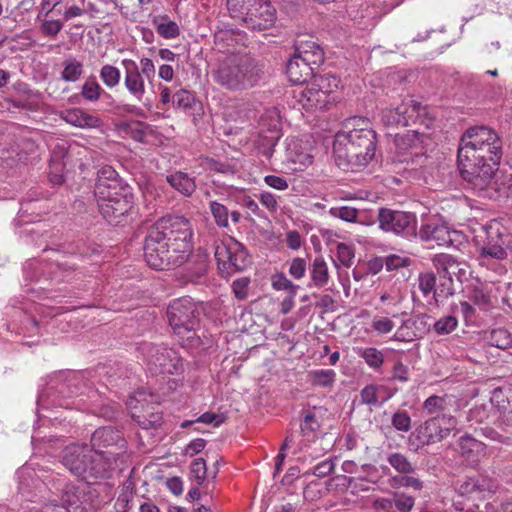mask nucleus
Here are the masks:
<instances>
[{
    "label": "nucleus",
    "instance_id": "45",
    "mask_svg": "<svg viewBox=\"0 0 512 512\" xmlns=\"http://www.w3.org/2000/svg\"><path fill=\"white\" fill-rule=\"evenodd\" d=\"M382 391H386L384 386L374 384L365 386L360 392L361 403L369 406H381L379 395Z\"/></svg>",
    "mask_w": 512,
    "mask_h": 512
},
{
    "label": "nucleus",
    "instance_id": "56",
    "mask_svg": "<svg viewBox=\"0 0 512 512\" xmlns=\"http://www.w3.org/2000/svg\"><path fill=\"white\" fill-rule=\"evenodd\" d=\"M445 398L437 395H432L428 397L423 404V409L428 414H437L439 415L445 408Z\"/></svg>",
    "mask_w": 512,
    "mask_h": 512
},
{
    "label": "nucleus",
    "instance_id": "11",
    "mask_svg": "<svg viewBox=\"0 0 512 512\" xmlns=\"http://www.w3.org/2000/svg\"><path fill=\"white\" fill-rule=\"evenodd\" d=\"M485 237L479 247L482 260H506L512 253V236L497 220H491L482 227Z\"/></svg>",
    "mask_w": 512,
    "mask_h": 512
},
{
    "label": "nucleus",
    "instance_id": "21",
    "mask_svg": "<svg viewBox=\"0 0 512 512\" xmlns=\"http://www.w3.org/2000/svg\"><path fill=\"white\" fill-rule=\"evenodd\" d=\"M125 70L124 85L130 95L141 102L145 95V82L140 73L137 63L132 59H123L121 61Z\"/></svg>",
    "mask_w": 512,
    "mask_h": 512
},
{
    "label": "nucleus",
    "instance_id": "57",
    "mask_svg": "<svg viewBox=\"0 0 512 512\" xmlns=\"http://www.w3.org/2000/svg\"><path fill=\"white\" fill-rule=\"evenodd\" d=\"M355 254L352 246L347 245L345 243H338L337 244V258L339 262L349 268L353 264Z\"/></svg>",
    "mask_w": 512,
    "mask_h": 512
},
{
    "label": "nucleus",
    "instance_id": "7",
    "mask_svg": "<svg viewBox=\"0 0 512 512\" xmlns=\"http://www.w3.org/2000/svg\"><path fill=\"white\" fill-rule=\"evenodd\" d=\"M340 83V79L330 72H315L312 82L299 92L297 100L306 110L325 109L334 102L333 93L339 88Z\"/></svg>",
    "mask_w": 512,
    "mask_h": 512
},
{
    "label": "nucleus",
    "instance_id": "49",
    "mask_svg": "<svg viewBox=\"0 0 512 512\" xmlns=\"http://www.w3.org/2000/svg\"><path fill=\"white\" fill-rule=\"evenodd\" d=\"M190 476L197 485H202L207 478V466L203 458L194 459L190 465Z\"/></svg>",
    "mask_w": 512,
    "mask_h": 512
},
{
    "label": "nucleus",
    "instance_id": "47",
    "mask_svg": "<svg viewBox=\"0 0 512 512\" xmlns=\"http://www.w3.org/2000/svg\"><path fill=\"white\" fill-rule=\"evenodd\" d=\"M419 135L420 133L417 130L408 131L403 135L396 134L394 139L395 145L401 151L408 150L421 142Z\"/></svg>",
    "mask_w": 512,
    "mask_h": 512
},
{
    "label": "nucleus",
    "instance_id": "48",
    "mask_svg": "<svg viewBox=\"0 0 512 512\" xmlns=\"http://www.w3.org/2000/svg\"><path fill=\"white\" fill-rule=\"evenodd\" d=\"M391 424L398 432L407 433L411 430L412 420L406 410H397L391 417Z\"/></svg>",
    "mask_w": 512,
    "mask_h": 512
},
{
    "label": "nucleus",
    "instance_id": "14",
    "mask_svg": "<svg viewBox=\"0 0 512 512\" xmlns=\"http://www.w3.org/2000/svg\"><path fill=\"white\" fill-rule=\"evenodd\" d=\"M259 153L270 159L281 138V117L276 108L267 109L260 118Z\"/></svg>",
    "mask_w": 512,
    "mask_h": 512
},
{
    "label": "nucleus",
    "instance_id": "15",
    "mask_svg": "<svg viewBox=\"0 0 512 512\" xmlns=\"http://www.w3.org/2000/svg\"><path fill=\"white\" fill-rule=\"evenodd\" d=\"M215 259L219 270L227 274L244 270L249 264L248 254L244 246L233 241L231 244H220L215 248Z\"/></svg>",
    "mask_w": 512,
    "mask_h": 512
},
{
    "label": "nucleus",
    "instance_id": "17",
    "mask_svg": "<svg viewBox=\"0 0 512 512\" xmlns=\"http://www.w3.org/2000/svg\"><path fill=\"white\" fill-rule=\"evenodd\" d=\"M184 264L186 266L179 276L182 283L200 284L204 281L209 264V257L205 252L192 250Z\"/></svg>",
    "mask_w": 512,
    "mask_h": 512
},
{
    "label": "nucleus",
    "instance_id": "41",
    "mask_svg": "<svg viewBox=\"0 0 512 512\" xmlns=\"http://www.w3.org/2000/svg\"><path fill=\"white\" fill-rule=\"evenodd\" d=\"M357 354L373 369H379L384 363L383 353L374 347L359 348Z\"/></svg>",
    "mask_w": 512,
    "mask_h": 512
},
{
    "label": "nucleus",
    "instance_id": "8",
    "mask_svg": "<svg viewBox=\"0 0 512 512\" xmlns=\"http://www.w3.org/2000/svg\"><path fill=\"white\" fill-rule=\"evenodd\" d=\"M198 315V308L190 297L174 299L167 308L168 322L174 333L183 340L186 336V340L191 345L194 339L199 340L195 333L199 323Z\"/></svg>",
    "mask_w": 512,
    "mask_h": 512
},
{
    "label": "nucleus",
    "instance_id": "2",
    "mask_svg": "<svg viewBox=\"0 0 512 512\" xmlns=\"http://www.w3.org/2000/svg\"><path fill=\"white\" fill-rule=\"evenodd\" d=\"M125 448L122 433L113 427H100L91 436L88 445L71 444L62 452V464L75 476L87 483L109 478L115 468L119 453L102 451V448Z\"/></svg>",
    "mask_w": 512,
    "mask_h": 512
},
{
    "label": "nucleus",
    "instance_id": "25",
    "mask_svg": "<svg viewBox=\"0 0 512 512\" xmlns=\"http://www.w3.org/2000/svg\"><path fill=\"white\" fill-rule=\"evenodd\" d=\"M125 183L117 177V173L111 167H105L100 171L95 185V196L97 199L109 198L112 191L123 189Z\"/></svg>",
    "mask_w": 512,
    "mask_h": 512
},
{
    "label": "nucleus",
    "instance_id": "36",
    "mask_svg": "<svg viewBox=\"0 0 512 512\" xmlns=\"http://www.w3.org/2000/svg\"><path fill=\"white\" fill-rule=\"evenodd\" d=\"M484 339L490 346L502 350L507 349L512 345L511 334L505 328H496L487 331Z\"/></svg>",
    "mask_w": 512,
    "mask_h": 512
},
{
    "label": "nucleus",
    "instance_id": "59",
    "mask_svg": "<svg viewBox=\"0 0 512 512\" xmlns=\"http://www.w3.org/2000/svg\"><path fill=\"white\" fill-rule=\"evenodd\" d=\"M335 464L332 459H325L315 465L311 470L304 473L305 476L314 475L318 478H323L329 475L334 470Z\"/></svg>",
    "mask_w": 512,
    "mask_h": 512
},
{
    "label": "nucleus",
    "instance_id": "61",
    "mask_svg": "<svg viewBox=\"0 0 512 512\" xmlns=\"http://www.w3.org/2000/svg\"><path fill=\"white\" fill-rule=\"evenodd\" d=\"M135 490V483L132 479H126L121 487V492L118 496V502L123 504V508H127L129 503L132 501Z\"/></svg>",
    "mask_w": 512,
    "mask_h": 512
},
{
    "label": "nucleus",
    "instance_id": "37",
    "mask_svg": "<svg viewBox=\"0 0 512 512\" xmlns=\"http://www.w3.org/2000/svg\"><path fill=\"white\" fill-rule=\"evenodd\" d=\"M157 33L165 39H173L179 36L180 29L175 21L169 19L167 15L158 16L153 20Z\"/></svg>",
    "mask_w": 512,
    "mask_h": 512
},
{
    "label": "nucleus",
    "instance_id": "29",
    "mask_svg": "<svg viewBox=\"0 0 512 512\" xmlns=\"http://www.w3.org/2000/svg\"><path fill=\"white\" fill-rule=\"evenodd\" d=\"M170 186L185 197H190L196 190L195 178L186 172L175 171L166 177Z\"/></svg>",
    "mask_w": 512,
    "mask_h": 512
},
{
    "label": "nucleus",
    "instance_id": "10",
    "mask_svg": "<svg viewBox=\"0 0 512 512\" xmlns=\"http://www.w3.org/2000/svg\"><path fill=\"white\" fill-rule=\"evenodd\" d=\"M138 349L154 373L178 376L185 371V360L175 349L148 342L141 343Z\"/></svg>",
    "mask_w": 512,
    "mask_h": 512
},
{
    "label": "nucleus",
    "instance_id": "9",
    "mask_svg": "<svg viewBox=\"0 0 512 512\" xmlns=\"http://www.w3.org/2000/svg\"><path fill=\"white\" fill-rule=\"evenodd\" d=\"M457 420L453 416L437 415L419 425L408 437V447L417 452L424 446L441 442L456 429Z\"/></svg>",
    "mask_w": 512,
    "mask_h": 512
},
{
    "label": "nucleus",
    "instance_id": "13",
    "mask_svg": "<svg viewBox=\"0 0 512 512\" xmlns=\"http://www.w3.org/2000/svg\"><path fill=\"white\" fill-rule=\"evenodd\" d=\"M378 222L380 229L385 232H392L404 238L417 236V218L413 213L380 208Z\"/></svg>",
    "mask_w": 512,
    "mask_h": 512
},
{
    "label": "nucleus",
    "instance_id": "53",
    "mask_svg": "<svg viewBox=\"0 0 512 512\" xmlns=\"http://www.w3.org/2000/svg\"><path fill=\"white\" fill-rule=\"evenodd\" d=\"M271 285L275 290H283L286 291L287 294L290 292H297L299 286L290 281L285 274L276 273L271 278Z\"/></svg>",
    "mask_w": 512,
    "mask_h": 512
},
{
    "label": "nucleus",
    "instance_id": "55",
    "mask_svg": "<svg viewBox=\"0 0 512 512\" xmlns=\"http://www.w3.org/2000/svg\"><path fill=\"white\" fill-rule=\"evenodd\" d=\"M250 282L249 277H240L233 281L231 288L237 300L243 301L247 299Z\"/></svg>",
    "mask_w": 512,
    "mask_h": 512
},
{
    "label": "nucleus",
    "instance_id": "18",
    "mask_svg": "<svg viewBox=\"0 0 512 512\" xmlns=\"http://www.w3.org/2000/svg\"><path fill=\"white\" fill-rule=\"evenodd\" d=\"M490 402L500 414L499 426L512 435V385L494 389Z\"/></svg>",
    "mask_w": 512,
    "mask_h": 512
},
{
    "label": "nucleus",
    "instance_id": "44",
    "mask_svg": "<svg viewBox=\"0 0 512 512\" xmlns=\"http://www.w3.org/2000/svg\"><path fill=\"white\" fill-rule=\"evenodd\" d=\"M99 76L104 85L107 88L112 89L119 85L121 79V72L117 67L110 64H105L101 67L99 71Z\"/></svg>",
    "mask_w": 512,
    "mask_h": 512
},
{
    "label": "nucleus",
    "instance_id": "4",
    "mask_svg": "<svg viewBox=\"0 0 512 512\" xmlns=\"http://www.w3.org/2000/svg\"><path fill=\"white\" fill-rule=\"evenodd\" d=\"M263 68L254 57L233 53L219 62L212 77L218 85L229 91H244L259 84L264 76Z\"/></svg>",
    "mask_w": 512,
    "mask_h": 512
},
{
    "label": "nucleus",
    "instance_id": "58",
    "mask_svg": "<svg viewBox=\"0 0 512 512\" xmlns=\"http://www.w3.org/2000/svg\"><path fill=\"white\" fill-rule=\"evenodd\" d=\"M411 258L403 255L390 254L385 257V267L388 271L410 266Z\"/></svg>",
    "mask_w": 512,
    "mask_h": 512
},
{
    "label": "nucleus",
    "instance_id": "16",
    "mask_svg": "<svg viewBox=\"0 0 512 512\" xmlns=\"http://www.w3.org/2000/svg\"><path fill=\"white\" fill-rule=\"evenodd\" d=\"M497 489V480L487 475L479 474L467 477L459 484L457 491L461 496L474 500H483L493 495Z\"/></svg>",
    "mask_w": 512,
    "mask_h": 512
},
{
    "label": "nucleus",
    "instance_id": "35",
    "mask_svg": "<svg viewBox=\"0 0 512 512\" xmlns=\"http://www.w3.org/2000/svg\"><path fill=\"white\" fill-rule=\"evenodd\" d=\"M81 96L83 99L89 101V102H96L98 101L102 96H105L107 98H110V94H108L96 81L94 76L88 77L85 82L83 83L80 91Z\"/></svg>",
    "mask_w": 512,
    "mask_h": 512
},
{
    "label": "nucleus",
    "instance_id": "28",
    "mask_svg": "<svg viewBox=\"0 0 512 512\" xmlns=\"http://www.w3.org/2000/svg\"><path fill=\"white\" fill-rule=\"evenodd\" d=\"M64 120L79 128H98L102 124L101 119L94 114L80 108L69 109L65 112Z\"/></svg>",
    "mask_w": 512,
    "mask_h": 512
},
{
    "label": "nucleus",
    "instance_id": "1",
    "mask_svg": "<svg viewBox=\"0 0 512 512\" xmlns=\"http://www.w3.org/2000/svg\"><path fill=\"white\" fill-rule=\"evenodd\" d=\"M193 227L183 216L167 215L148 230L144 241V258L156 270L180 267L193 250Z\"/></svg>",
    "mask_w": 512,
    "mask_h": 512
},
{
    "label": "nucleus",
    "instance_id": "62",
    "mask_svg": "<svg viewBox=\"0 0 512 512\" xmlns=\"http://www.w3.org/2000/svg\"><path fill=\"white\" fill-rule=\"evenodd\" d=\"M394 322L388 317L375 316L372 320L371 327L378 334H388L394 328Z\"/></svg>",
    "mask_w": 512,
    "mask_h": 512
},
{
    "label": "nucleus",
    "instance_id": "54",
    "mask_svg": "<svg viewBox=\"0 0 512 512\" xmlns=\"http://www.w3.org/2000/svg\"><path fill=\"white\" fill-rule=\"evenodd\" d=\"M331 216L340 218L346 222H354L358 216V210L350 206L332 207L329 210Z\"/></svg>",
    "mask_w": 512,
    "mask_h": 512
},
{
    "label": "nucleus",
    "instance_id": "50",
    "mask_svg": "<svg viewBox=\"0 0 512 512\" xmlns=\"http://www.w3.org/2000/svg\"><path fill=\"white\" fill-rule=\"evenodd\" d=\"M195 103L194 95L188 90H178L172 97V104L179 109L188 110Z\"/></svg>",
    "mask_w": 512,
    "mask_h": 512
},
{
    "label": "nucleus",
    "instance_id": "31",
    "mask_svg": "<svg viewBox=\"0 0 512 512\" xmlns=\"http://www.w3.org/2000/svg\"><path fill=\"white\" fill-rule=\"evenodd\" d=\"M310 279L309 287L322 288L329 283V269L323 257L319 256L313 260L310 268Z\"/></svg>",
    "mask_w": 512,
    "mask_h": 512
},
{
    "label": "nucleus",
    "instance_id": "22",
    "mask_svg": "<svg viewBox=\"0 0 512 512\" xmlns=\"http://www.w3.org/2000/svg\"><path fill=\"white\" fill-rule=\"evenodd\" d=\"M432 262L440 277H456L458 281L462 282L466 276L465 264L459 262L452 255L445 253L436 254Z\"/></svg>",
    "mask_w": 512,
    "mask_h": 512
},
{
    "label": "nucleus",
    "instance_id": "39",
    "mask_svg": "<svg viewBox=\"0 0 512 512\" xmlns=\"http://www.w3.org/2000/svg\"><path fill=\"white\" fill-rule=\"evenodd\" d=\"M320 427L321 422L314 411L306 410L302 412L300 429L303 436L314 437Z\"/></svg>",
    "mask_w": 512,
    "mask_h": 512
},
{
    "label": "nucleus",
    "instance_id": "24",
    "mask_svg": "<svg viewBox=\"0 0 512 512\" xmlns=\"http://www.w3.org/2000/svg\"><path fill=\"white\" fill-rule=\"evenodd\" d=\"M417 235L422 241L434 242L438 246H450L453 243L449 227L437 222L423 224Z\"/></svg>",
    "mask_w": 512,
    "mask_h": 512
},
{
    "label": "nucleus",
    "instance_id": "34",
    "mask_svg": "<svg viewBox=\"0 0 512 512\" xmlns=\"http://www.w3.org/2000/svg\"><path fill=\"white\" fill-rule=\"evenodd\" d=\"M226 4L230 15L244 22L245 17H248L253 8L259 5V0H227Z\"/></svg>",
    "mask_w": 512,
    "mask_h": 512
},
{
    "label": "nucleus",
    "instance_id": "27",
    "mask_svg": "<svg viewBox=\"0 0 512 512\" xmlns=\"http://www.w3.org/2000/svg\"><path fill=\"white\" fill-rule=\"evenodd\" d=\"M285 154L288 162L300 165L299 169L307 167L313 162V156L309 153L306 145L298 139L286 140Z\"/></svg>",
    "mask_w": 512,
    "mask_h": 512
},
{
    "label": "nucleus",
    "instance_id": "33",
    "mask_svg": "<svg viewBox=\"0 0 512 512\" xmlns=\"http://www.w3.org/2000/svg\"><path fill=\"white\" fill-rule=\"evenodd\" d=\"M432 317L426 313H421L404 321V328L413 330L416 339H422L432 330Z\"/></svg>",
    "mask_w": 512,
    "mask_h": 512
},
{
    "label": "nucleus",
    "instance_id": "64",
    "mask_svg": "<svg viewBox=\"0 0 512 512\" xmlns=\"http://www.w3.org/2000/svg\"><path fill=\"white\" fill-rule=\"evenodd\" d=\"M63 22L60 20H45L40 25V31L50 37H56L63 28Z\"/></svg>",
    "mask_w": 512,
    "mask_h": 512
},
{
    "label": "nucleus",
    "instance_id": "32",
    "mask_svg": "<svg viewBox=\"0 0 512 512\" xmlns=\"http://www.w3.org/2000/svg\"><path fill=\"white\" fill-rule=\"evenodd\" d=\"M84 497L83 491L74 486L67 485L62 495V504L70 508V512H84L86 510L85 502L82 500Z\"/></svg>",
    "mask_w": 512,
    "mask_h": 512
},
{
    "label": "nucleus",
    "instance_id": "40",
    "mask_svg": "<svg viewBox=\"0 0 512 512\" xmlns=\"http://www.w3.org/2000/svg\"><path fill=\"white\" fill-rule=\"evenodd\" d=\"M310 381L313 386L328 388L332 387L336 380V373L332 369H319L311 371Z\"/></svg>",
    "mask_w": 512,
    "mask_h": 512
},
{
    "label": "nucleus",
    "instance_id": "30",
    "mask_svg": "<svg viewBox=\"0 0 512 512\" xmlns=\"http://www.w3.org/2000/svg\"><path fill=\"white\" fill-rule=\"evenodd\" d=\"M286 74L290 82L294 84H304L314 75L313 70L306 64L299 61L297 55L294 54L286 65Z\"/></svg>",
    "mask_w": 512,
    "mask_h": 512
},
{
    "label": "nucleus",
    "instance_id": "12",
    "mask_svg": "<svg viewBox=\"0 0 512 512\" xmlns=\"http://www.w3.org/2000/svg\"><path fill=\"white\" fill-rule=\"evenodd\" d=\"M426 114L425 106L412 98H407L395 107L382 109L380 118L384 126L395 128L417 123L425 124Z\"/></svg>",
    "mask_w": 512,
    "mask_h": 512
},
{
    "label": "nucleus",
    "instance_id": "38",
    "mask_svg": "<svg viewBox=\"0 0 512 512\" xmlns=\"http://www.w3.org/2000/svg\"><path fill=\"white\" fill-rule=\"evenodd\" d=\"M83 74V63L73 56L67 57L63 61V70L61 79L66 82H76Z\"/></svg>",
    "mask_w": 512,
    "mask_h": 512
},
{
    "label": "nucleus",
    "instance_id": "63",
    "mask_svg": "<svg viewBox=\"0 0 512 512\" xmlns=\"http://www.w3.org/2000/svg\"><path fill=\"white\" fill-rule=\"evenodd\" d=\"M415 499L404 493H396L394 495V505L399 512H410L414 506Z\"/></svg>",
    "mask_w": 512,
    "mask_h": 512
},
{
    "label": "nucleus",
    "instance_id": "23",
    "mask_svg": "<svg viewBox=\"0 0 512 512\" xmlns=\"http://www.w3.org/2000/svg\"><path fill=\"white\" fill-rule=\"evenodd\" d=\"M295 55L298 56L299 61L310 67L314 73L324 62L323 49L314 41H298Z\"/></svg>",
    "mask_w": 512,
    "mask_h": 512
},
{
    "label": "nucleus",
    "instance_id": "26",
    "mask_svg": "<svg viewBox=\"0 0 512 512\" xmlns=\"http://www.w3.org/2000/svg\"><path fill=\"white\" fill-rule=\"evenodd\" d=\"M81 379L78 376H73L68 380L67 385H62L59 388V393L63 395L65 398H70L74 394L76 395L75 399L71 401H66L65 403H60V405L65 406L68 409H77L81 411H91L95 412L91 405L83 398L82 393H77L78 385L80 384Z\"/></svg>",
    "mask_w": 512,
    "mask_h": 512
},
{
    "label": "nucleus",
    "instance_id": "20",
    "mask_svg": "<svg viewBox=\"0 0 512 512\" xmlns=\"http://www.w3.org/2000/svg\"><path fill=\"white\" fill-rule=\"evenodd\" d=\"M134 197L127 198V194L122 198L112 202H99V211L112 225L122 224L124 218L129 215L133 209Z\"/></svg>",
    "mask_w": 512,
    "mask_h": 512
},
{
    "label": "nucleus",
    "instance_id": "43",
    "mask_svg": "<svg viewBox=\"0 0 512 512\" xmlns=\"http://www.w3.org/2000/svg\"><path fill=\"white\" fill-rule=\"evenodd\" d=\"M458 327V320L454 315H445L432 324V331L439 336L452 333Z\"/></svg>",
    "mask_w": 512,
    "mask_h": 512
},
{
    "label": "nucleus",
    "instance_id": "5",
    "mask_svg": "<svg viewBox=\"0 0 512 512\" xmlns=\"http://www.w3.org/2000/svg\"><path fill=\"white\" fill-rule=\"evenodd\" d=\"M501 157L502 141L491 128L469 127L461 136L457 161L488 163L498 168Z\"/></svg>",
    "mask_w": 512,
    "mask_h": 512
},
{
    "label": "nucleus",
    "instance_id": "42",
    "mask_svg": "<svg viewBox=\"0 0 512 512\" xmlns=\"http://www.w3.org/2000/svg\"><path fill=\"white\" fill-rule=\"evenodd\" d=\"M64 170L63 157L53 155L49 163V180L53 185H61L64 182Z\"/></svg>",
    "mask_w": 512,
    "mask_h": 512
},
{
    "label": "nucleus",
    "instance_id": "52",
    "mask_svg": "<svg viewBox=\"0 0 512 512\" xmlns=\"http://www.w3.org/2000/svg\"><path fill=\"white\" fill-rule=\"evenodd\" d=\"M210 211L219 227H228L229 211L223 204L216 201L210 202Z\"/></svg>",
    "mask_w": 512,
    "mask_h": 512
},
{
    "label": "nucleus",
    "instance_id": "3",
    "mask_svg": "<svg viewBox=\"0 0 512 512\" xmlns=\"http://www.w3.org/2000/svg\"><path fill=\"white\" fill-rule=\"evenodd\" d=\"M344 128L335 135L334 154L351 166H366L376 153V132L368 120L357 117L348 119Z\"/></svg>",
    "mask_w": 512,
    "mask_h": 512
},
{
    "label": "nucleus",
    "instance_id": "6",
    "mask_svg": "<svg viewBox=\"0 0 512 512\" xmlns=\"http://www.w3.org/2000/svg\"><path fill=\"white\" fill-rule=\"evenodd\" d=\"M458 168L466 188L476 195L493 198L499 191V170L488 163L458 161Z\"/></svg>",
    "mask_w": 512,
    "mask_h": 512
},
{
    "label": "nucleus",
    "instance_id": "19",
    "mask_svg": "<svg viewBox=\"0 0 512 512\" xmlns=\"http://www.w3.org/2000/svg\"><path fill=\"white\" fill-rule=\"evenodd\" d=\"M276 9L268 0L259 1V5L253 8L248 17H245L244 25L250 30L262 31L271 28L276 21Z\"/></svg>",
    "mask_w": 512,
    "mask_h": 512
},
{
    "label": "nucleus",
    "instance_id": "60",
    "mask_svg": "<svg viewBox=\"0 0 512 512\" xmlns=\"http://www.w3.org/2000/svg\"><path fill=\"white\" fill-rule=\"evenodd\" d=\"M436 277L433 273H424L419 276V289L424 296L433 292L434 296L438 293L435 290Z\"/></svg>",
    "mask_w": 512,
    "mask_h": 512
},
{
    "label": "nucleus",
    "instance_id": "51",
    "mask_svg": "<svg viewBox=\"0 0 512 512\" xmlns=\"http://www.w3.org/2000/svg\"><path fill=\"white\" fill-rule=\"evenodd\" d=\"M458 446L461 454L467 456L473 454L474 452H479L483 450L482 443L469 435H464L460 437L458 441Z\"/></svg>",
    "mask_w": 512,
    "mask_h": 512
},
{
    "label": "nucleus",
    "instance_id": "46",
    "mask_svg": "<svg viewBox=\"0 0 512 512\" xmlns=\"http://www.w3.org/2000/svg\"><path fill=\"white\" fill-rule=\"evenodd\" d=\"M388 463L399 473L410 474L415 471V467L408 458L401 453H392L387 458Z\"/></svg>",
    "mask_w": 512,
    "mask_h": 512
}]
</instances>
